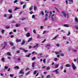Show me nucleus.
<instances>
[{
    "instance_id": "nucleus-23",
    "label": "nucleus",
    "mask_w": 78,
    "mask_h": 78,
    "mask_svg": "<svg viewBox=\"0 0 78 78\" xmlns=\"http://www.w3.org/2000/svg\"><path fill=\"white\" fill-rule=\"evenodd\" d=\"M66 67H71V66H70V64H68L66 65Z\"/></svg>"
},
{
    "instance_id": "nucleus-2",
    "label": "nucleus",
    "mask_w": 78,
    "mask_h": 78,
    "mask_svg": "<svg viewBox=\"0 0 78 78\" xmlns=\"http://www.w3.org/2000/svg\"><path fill=\"white\" fill-rule=\"evenodd\" d=\"M51 44H48L45 45L46 48H48V49L50 48V47H51Z\"/></svg>"
},
{
    "instance_id": "nucleus-37",
    "label": "nucleus",
    "mask_w": 78,
    "mask_h": 78,
    "mask_svg": "<svg viewBox=\"0 0 78 78\" xmlns=\"http://www.w3.org/2000/svg\"><path fill=\"white\" fill-rule=\"evenodd\" d=\"M59 36L58 35H56L55 37H54V38H53L52 39H55V38H56L57 37H58Z\"/></svg>"
},
{
    "instance_id": "nucleus-64",
    "label": "nucleus",
    "mask_w": 78,
    "mask_h": 78,
    "mask_svg": "<svg viewBox=\"0 0 78 78\" xmlns=\"http://www.w3.org/2000/svg\"><path fill=\"white\" fill-rule=\"evenodd\" d=\"M61 69H63V65L62 66V67H60Z\"/></svg>"
},
{
    "instance_id": "nucleus-57",
    "label": "nucleus",
    "mask_w": 78,
    "mask_h": 78,
    "mask_svg": "<svg viewBox=\"0 0 78 78\" xmlns=\"http://www.w3.org/2000/svg\"><path fill=\"white\" fill-rule=\"evenodd\" d=\"M16 23V22L15 21H13L12 22V23Z\"/></svg>"
},
{
    "instance_id": "nucleus-3",
    "label": "nucleus",
    "mask_w": 78,
    "mask_h": 78,
    "mask_svg": "<svg viewBox=\"0 0 78 78\" xmlns=\"http://www.w3.org/2000/svg\"><path fill=\"white\" fill-rule=\"evenodd\" d=\"M72 67H73V70H75V69H76V66H75V64H73V63H72Z\"/></svg>"
},
{
    "instance_id": "nucleus-30",
    "label": "nucleus",
    "mask_w": 78,
    "mask_h": 78,
    "mask_svg": "<svg viewBox=\"0 0 78 78\" xmlns=\"http://www.w3.org/2000/svg\"><path fill=\"white\" fill-rule=\"evenodd\" d=\"M20 26V24H16V27H19Z\"/></svg>"
},
{
    "instance_id": "nucleus-32",
    "label": "nucleus",
    "mask_w": 78,
    "mask_h": 78,
    "mask_svg": "<svg viewBox=\"0 0 78 78\" xmlns=\"http://www.w3.org/2000/svg\"><path fill=\"white\" fill-rule=\"evenodd\" d=\"M36 9H37V7H36L35 6H34V11H35V10H36Z\"/></svg>"
},
{
    "instance_id": "nucleus-50",
    "label": "nucleus",
    "mask_w": 78,
    "mask_h": 78,
    "mask_svg": "<svg viewBox=\"0 0 78 78\" xmlns=\"http://www.w3.org/2000/svg\"><path fill=\"white\" fill-rule=\"evenodd\" d=\"M36 59L35 58V57H33V58H32V61H34V60H35V59Z\"/></svg>"
},
{
    "instance_id": "nucleus-54",
    "label": "nucleus",
    "mask_w": 78,
    "mask_h": 78,
    "mask_svg": "<svg viewBox=\"0 0 78 78\" xmlns=\"http://www.w3.org/2000/svg\"><path fill=\"white\" fill-rule=\"evenodd\" d=\"M7 16V15H6V14H4V17H6Z\"/></svg>"
},
{
    "instance_id": "nucleus-6",
    "label": "nucleus",
    "mask_w": 78,
    "mask_h": 78,
    "mask_svg": "<svg viewBox=\"0 0 78 78\" xmlns=\"http://www.w3.org/2000/svg\"><path fill=\"white\" fill-rule=\"evenodd\" d=\"M60 53H62V51H60L58 52H55V55H58V54H59Z\"/></svg>"
},
{
    "instance_id": "nucleus-63",
    "label": "nucleus",
    "mask_w": 78,
    "mask_h": 78,
    "mask_svg": "<svg viewBox=\"0 0 78 78\" xmlns=\"http://www.w3.org/2000/svg\"><path fill=\"white\" fill-rule=\"evenodd\" d=\"M33 32V33H36V30H34Z\"/></svg>"
},
{
    "instance_id": "nucleus-34",
    "label": "nucleus",
    "mask_w": 78,
    "mask_h": 78,
    "mask_svg": "<svg viewBox=\"0 0 78 78\" xmlns=\"http://www.w3.org/2000/svg\"><path fill=\"white\" fill-rule=\"evenodd\" d=\"M37 71L35 70L34 73V75H36V73H37Z\"/></svg>"
},
{
    "instance_id": "nucleus-40",
    "label": "nucleus",
    "mask_w": 78,
    "mask_h": 78,
    "mask_svg": "<svg viewBox=\"0 0 78 78\" xmlns=\"http://www.w3.org/2000/svg\"><path fill=\"white\" fill-rule=\"evenodd\" d=\"M5 59L4 58H2V62H5Z\"/></svg>"
},
{
    "instance_id": "nucleus-1",
    "label": "nucleus",
    "mask_w": 78,
    "mask_h": 78,
    "mask_svg": "<svg viewBox=\"0 0 78 78\" xmlns=\"http://www.w3.org/2000/svg\"><path fill=\"white\" fill-rule=\"evenodd\" d=\"M5 44H2L1 47H2V46H4L2 48V50H3V49H4L5 48V46L7 45V42H4Z\"/></svg>"
},
{
    "instance_id": "nucleus-46",
    "label": "nucleus",
    "mask_w": 78,
    "mask_h": 78,
    "mask_svg": "<svg viewBox=\"0 0 78 78\" xmlns=\"http://www.w3.org/2000/svg\"><path fill=\"white\" fill-rule=\"evenodd\" d=\"M18 2V1L17 0H15L14 1V3H16V2Z\"/></svg>"
},
{
    "instance_id": "nucleus-38",
    "label": "nucleus",
    "mask_w": 78,
    "mask_h": 78,
    "mask_svg": "<svg viewBox=\"0 0 78 78\" xmlns=\"http://www.w3.org/2000/svg\"><path fill=\"white\" fill-rule=\"evenodd\" d=\"M64 27H69V26L67 24H65L64 25Z\"/></svg>"
},
{
    "instance_id": "nucleus-49",
    "label": "nucleus",
    "mask_w": 78,
    "mask_h": 78,
    "mask_svg": "<svg viewBox=\"0 0 78 78\" xmlns=\"http://www.w3.org/2000/svg\"><path fill=\"white\" fill-rule=\"evenodd\" d=\"M30 71H29L26 74V75H28V74H29V73H30Z\"/></svg>"
},
{
    "instance_id": "nucleus-25",
    "label": "nucleus",
    "mask_w": 78,
    "mask_h": 78,
    "mask_svg": "<svg viewBox=\"0 0 78 78\" xmlns=\"http://www.w3.org/2000/svg\"><path fill=\"white\" fill-rule=\"evenodd\" d=\"M8 11L9 13H12V9H9L8 10Z\"/></svg>"
},
{
    "instance_id": "nucleus-22",
    "label": "nucleus",
    "mask_w": 78,
    "mask_h": 78,
    "mask_svg": "<svg viewBox=\"0 0 78 78\" xmlns=\"http://www.w3.org/2000/svg\"><path fill=\"white\" fill-rule=\"evenodd\" d=\"M32 40V37H31L29 38L28 40L27 41V42H30V41H31Z\"/></svg>"
},
{
    "instance_id": "nucleus-61",
    "label": "nucleus",
    "mask_w": 78,
    "mask_h": 78,
    "mask_svg": "<svg viewBox=\"0 0 78 78\" xmlns=\"http://www.w3.org/2000/svg\"><path fill=\"white\" fill-rule=\"evenodd\" d=\"M44 75H41V78H44Z\"/></svg>"
},
{
    "instance_id": "nucleus-59",
    "label": "nucleus",
    "mask_w": 78,
    "mask_h": 78,
    "mask_svg": "<svg viewBox=\"0 0 78 78\" xmlns=\"http://www.w3.org/2000/svg\"><path fill=\"white\" fill-rule=\"evenodd\" d=\"M15 48H16V47H13L12 48V49L13 50H15Z\"/></svg>"
},
{
    "instance_id": "nucleus-16",
    "label": "nucleus",
    "mask_w": 78,
    "mask_h": 78,
    "mask_svg": "<svg viewBox=\"0 0 78 78\" xmlns=\"http://www.w3.org/2000/svg\"><path fill=\"white\" fill-rule=\"evenodd\" d=\"M62 13L63 14L64 17H66V13L64 12H62Z\"/></svg>"
},
{
    "instance_id": "nucleus-24",
    "label": "nucleus",
    "mask_w": 78,
    "mask_h": 78,
    "mask_svg": "<svg viewBox=\"0 0 78 78\" xmlns=\"http://www.w3.org/2000/svg\"><path fill=\"white\" fill-rule=\"evenodd\" d=\"M12 17V15H11L10 16H9L8 17L9 19H11Z\"/></svg>"
},
{
    "instance_id": "nucleus-17",
    "label": "nucleus",
    "mask_w": 78,
    "mask_h": 78,
    "mask_svg": "<svg viewBox=\"0 0 78 78\" xmlns=\"http://www.w3.org/2000/svg\"><path fill=\"white\" fill-rule=\"evenodd\" d=\"M34 65H35V62H33L32 63V67H34L35 66Z\"/></svg>"
},
{
    "instance_id": "nucleus-5",
    "label": "nucleus",
    "mask_w": 78,
    "mask_h": 78,
    "mask_svg": "<svg viewBox=\"0 0 78 78\" xmlns=\"http://www.w3.org/2000/svg\"><path fill=\"white\" fill-rule=\"evenodd\" d=\"M55 17V15L53 14L52 15L51 17V19L52 20V21H54V18Z\"/></svg>"
},
{
    "instance_id": "nucleus-14",
    "label": "nucleus",
    "mask_w": 78,
    "mask_h": 78,
    "mask_svg": "<svg viewBox=\"0 0 78 78\" xmlns=\"http://www.w3.org/2000/svg\"><path fill=\"white\" fill-rule=\"evenodd\" d=\"M30 55H31V53H29L28 55H26L25 56H26V57H27V58H29Z\"/></svg>"
},
{
    "instance_id": "nucleus-28",
    "label": "nucleus",
    "mask_w": 78,
    "mask_h": 78,
    "mask_svg": "<svg viewBox=\"0 0 78 78\" xmlns=\"http://www.w3.org/2000/svg\"><path fill=\"white\" fill-rule=\"evenodd\" d=\"M59 67V64H57L55 66V68H57Z\"/></svg>"
},
{
    "instance_id": "nucleus-11",
    "label": "nucleus",
    "mask_w": 78,
    "mask_h": 78,
    "mask_svg": "<svg viewBox=\"0 0 78 78\" xmlns=\"http://www.w3.org/2000/svg\"><path fill=\"white\" fill-rule=\"evenodd\" d=\"M21 39H19L18 38H17L16 40V42H21Z\"/></svg>"
},
{
    "instance_id": "nucleus-43",
    "label": "nucleus",
    "mask_w": 78,
    "mask_h": 78,
    "mask_svg": "<svg viewBox=\"0 0 78 78\" xmlns=\"http://www.w3.org/2000/svg\"><path fill=\"white\" fill-rule=\"evenodd\" d=\"M63 39H65V40H66V39H67V38L65 37H64V36L63 37H62Z\"/></svg>"
},
{
    "instance_id": "nucleus-21",
    "label": "nucleus",
    "mask_w": 78,
    "mask_h": 78,
    "mask_svg": "<svg viewBox=\"0 0 78 78\" xmlns=\"http://www.w3.org/2000/svg\"><path fill=\"white\" fill-rule=\"evenodd\" d=\"M10 44L11 45V46H14V44L12 42H10Z\"/></svg>"
},
{
    "instance_id": "nucleus-15",
    "label": "nucleus",
    "mask_w": 78,
    "mask_h": 78,
    "mask_svg": "<svg viewBox=\"0 0 78 78\" xmlns=\"http://www.w3.org/2000/svg\"><path fill=\"white\" fill-rule=\"evenodd\" d=\"M20 9V8L19 7H15V9H14V11H16L17 9Z\"/></svg>"
},
{
    "instance_id": "nucleus-42",
    "label": "nucleus",
    "mask_w": 78,
    "mask_h": 78,
    "mask_svg": "<svg viewBox=\"0 0 78 78\" xmlns=\"http://www.w3.org/2000/svg\"><path fill=\"white\" fill-rule=\"evenodd\" d=\"M4 69H8V67L7 66H5L4 67Z\"/></svg>"
},
{
    "instance_id": "nucleus-47",
    "label": "nucleus",
    "mask_w": 78,
    "mask_h": 78,
    "mask_svg": "<svg viewBox=\"0 0 78 78\" xmlns=\"http://www.w3.org/2000/svg\"><path fill=\"white\" fill-rule=\"evenodd\" d=\"M10 28V26H7L5 27V28H6V29H8V28Z\"/></svg>"
},
{
    "instance_id": "nucleus-20",
    "label": "nucleus",
    "mask_w": 78,
    "mask_h": 78,
    "mask_svg": "<svg viewBox=\"0 0 78 78\" xmlns=\"http://www.w3.org/2000/svg\"><path fill=\"white\" fill-rule=\"evenodd\" d=\"M32 19H34V20H36V18H35V16L34 15H33L32 16Z\"/></svg>"
},
{
    "instance_id": "nucleus-45",
    "label": "nucleus",
    "mask_w": 78,
    "mask_h": 78,
    "mask_svg": "<svg viewBox=\"0 0 78 78\" xmlns=\"http://www.w3.org/2000/svg\"><path fill=\"white\" fill-rule=\"evenodd\" d=\"M45 41H46V39H44V40L42 41V43H44Z\"/></svg>"
},
{
    "instance_id": "nucleus-48",
    "label": "nucleus",
    "mask_w": 78,
    "mask_h": 78,
    "mask_svg": "<svg viewBox=\"0 0 78 78\" xmlns=\"http://www.w3.org/2000/svg\"><path fill=\"white\" fill-rule=\"evenodd\" d=\"M26 18H23L22 19H21V20H25Z\"/></svg>"
},
{
    "instance_id": "nucleus-39",
    "label": "nucleus",
    "mask_w": 78,
    "mask_h": 78,
    "mask_svg": "<svg viewBox=\"0 0 78 78\" xmlns=\"http://www.w3.org/2000/svg\"><path fill=\"white\" fill-rule=\"evenodd\" d=\"M47 70H49V69H50V66L46 68Z\"/></svg>"
},
{
    "instance_id": "nucleus-58",
    "label": "nucleus",
    "mask_w": 78,
    "mask_h": 78,
    "mask_svg": "<svg viewBox=\"0 0 78 78\" xmlns=\"http://www.w3.org/2000/svg\"><path fill=\"white\" fill-rule=\"evenodd\" d=\"M73 51H74V52H76L77 51L76 50H73Z\"/></svg>"
},
{
    "instance_id": "nucleus-27",
    "label": "nucleus",
    "mask_w": 78,
    "mask_h": 78,
    "mask_svg": "<svg viewBox=\"0 0 78 78\" xmlns=\"http://www.w3.org/2000/svg\"><path fill=\"white\" fill-rule=\"evenodd\" d=\"M14 69H19V67L18 66H16L14 67Z\"/></svg>"
},
{
    "instance_id": "nucleus-44",
    "label": "nucleus",
    "mask_w": 78,
    "mask_h": 78,
    "mask_svg": "<svg viewBox=\"0 0 78 78\" xmlns=\"http://www.w3.org/2000/svg\"><path fill=\"white\" fill-rule=\"evenodd\" d=\"M13 76H14V75L12 74L10 75V77H13Z\"/></svg>"
},
{
    "instance_id": "nucleus-4",
    "label": "nucleus",
    "mask_w": 78,
    "mask_h": 78,
    "mask_svg": "<svg viewBox=\"0 0 78 78\" xmlns=\"http://www.w3.org/2000/svg\"><path fill=\"white\" fill-rule=\"evenodd\" d=\"M59 70V69H57L53 71V72H56V74H58L59 72L58 71Z\"/></svg>"
},
{
    "instance_id": "nucleus-12",
    "label": "nucleus",
    "mask_w": 78,
    "mask_h": 78,
    "mask_svg": "<svg viewBox=\"0 0 78 78\" xmlns=\"http://www.w3.org/2000/svg\"><path fill=\"white\" fill-rule=\"evenodd\" d=\"M33 9V5H32L29 8V11H31L32 9Z\"/></svg>"
},
{
    "instance_id": "nucleus-18",
    "label": "nucleus",
    "mask_w": 78,
    "mask_h": 78,
    "mask_svg": "<svg viewBox=\"0 0 78 78\" xmlns=\"http://www.w3.org/2000/svg\"><path fill=\"white\" fill-rule=\"evenodd\" d=\"M6 55H8V56H11V52H8L6 53Z\"/></svg>"
},
{
    "instance_id": "nucleus-62",
    "label": "nucleus",
    "mask_w": 78,
    "mask_h": 78,
    "mask_svg": "<svg viewBox=\"0 0 78 78\" xmlns=\"http://www.w3.org/2000/svg\"><path fill=\"white\" fill-rule=\"evenodd\" d=\"M43 28H44V26H41V30H42V29Z\"/></svg>"
},
{
    "instance_id": "nucleus-19",
    "label": "nucleus",
    "mask_w": 78,
    "mask_h": 78,
    "mask_svg": "<svg viewBox=\"0 0 78 78\" xmlns=\"http://www.w3.org/2000/svg\"><path fill=\"white\" fill-rule=\"evenodd\" d=\"M25 40H23L22 44H21V45H24V44H25Z\"/></svg>"
},
{
    "instance_id": "nucleus-41",
    "label": "nucleus",
    "mask_w": 78,
    "mask_h": 78,
    "mask_svg": "<svg viewBox=\"0 0 78 78\" xmlns=\"http://www.w3.org/2000/svg\"><path fill=\"white\" fill-rule=\"evenodd\" d=\"M58 61V59L56 58H54V61Z\"/></svg>"
},
{
    "instance_id": "nucleus-33",
    "label": "nucleus",
    "mask_w": 78,
    "mask_h": 78,
    "mask_svg": "<svg viewBox=\"0 0 78 78\" xmlns=\"http://www.w3.org/2000/svg\"><path fill=\"white\" fill-rule=\"evenodd\" d=\"M68 49H69V51H70L71 50H73V48H68Z\"/></svg>"
},
{
    "instance_id": "nucleus-8",
    "label": "nucleus",
    "mask_w": 78,
    "mask_h": 78,
    "mask_svg": "<svg viewBox=\"0 0 78 78\" xmlns=\"http://www.w3.org/2000/svg\"><path fill=\"white\" fill-rule=\"evenodd\" d=\"M19 73L23 74L25 73L23 72V69L21 70L20 71Z\"/></svg>"
},
{
    "instance_id": "nucleus-31",
    "label": "nucleus",
    "mask_w": 78,
    "mask_h": 78,
    "mask_svg": "<svg viewBox=\"0 0 78 78\" xmlns=\"http://www.w3.org/2000/svg\"><path fill=\"white\" fill-rule=\"evenodd\" d=\"M20 58H21V57H19L17 59L18 61H21V59H20Z\"/></svg>"
},
{
    "instance_id": "nucleus-60",
    "label": "nucleus",
    "mask_w": 78,
    "mask_h": 78,
    "mask_svg": "<svg viewBox=\"0 0 78 78\" xmlns=\"http://www.w3.org/2000/svg\"><path fill=\"white\" fill-rule=\"evenodd\" d=\"M17 53H20V51H16Z\"/></svg>"
},
{
    "instance_id": "nucleus-9",
    "label": "nucleus",
    "mask_w": 78,
    "mask_h": 78,
    "mask_svg": "<svg viewBox=\"0 0 78 78\" xmlns=\"http://www.w3.org/2000/svg\"><path fill=\"white\" fill-rule=\"evenodd\" d=\"M26 35L27 37H30V33L28 32L26 34Z\"/></svg>"
},
{
    "instance_id": "nucleus-13",
    "label": "nucleus",
    "mask_w": 78,
    "mask_h": 78,
    "mask_svg": "<svg viewBox=\"0 0 78 78\" xmlns=\"http://www.w3.org/2000/svg\"><path fill=\"white\" fill-rule=\"evenodd\" d=\"M69 2H70L69 3L70 4H72L73 3V0H68Z\"/></svg>"
},
{
    "instance_id": "nucleus-53",
    "label": "nucleus",
    "mask_w": 78,
    "mask_h": 78,
    "mask_svg": "<svg viewBox=\"0 0 78 78\" xmlns=\"http://www.w3.org/2000/svg\"><path fill=\"white\" fill-rule=\"evenodd\" d=\"M30 14H33V12L31 11L30 12Z\"/></svg>"
},
{
    "instance_id": "nucleus-52",
    "label": "nucleus",
    "mask_w": 78,
    "mask_h": 78,
    "mask_svg": "<svg viewBox=\"0 0 78 78\" xmlns=\"http://www.w3.org/2000/svg\"><path fill=\"white\" fill-rule=\"evenodd\" d=\"M43 62H44V63H46V62H45V59H44L43 60Z\"/></svg>"
},
{
    "instance_id": "nucleus-7",
    "label": "nucleus",
    "mask_w": 78,
    "mask_h": 78,
    "mask_svg": "<svg viewBox=\"0 0 78 78\" xmlns=\"http://www.w3.org/2000/svg\"><path fill=\"white\" fill-rule=\"evenodd\" d=\"M38 46H39V44H36V45H35V46H34L33 48H37L38 47Z\"/></svg>"
},
{
    "instance_id": "nucleus-51",
    "label": "nucleus",
    "mask_w": 78,
    "mask_h": 78,
    "mask_svg": "<svg viewBox=\"0 0 78 78\" xmlns=\"http://www.w3.org/2000/svg\"><path fill=\"white\" fill-rule=\"evenodd\" d=\"M70 30L68 31V36H69L70 35Z\"/></svg>"
},
{
    "instance_id": "nucleus-36",
    "label": "nucleus",
    "mask_w": 78,
    "mask_h": 78,
    "mask_svg": "<svg viewBox=\"0 0 78 78\" xmlns=\"http://www.w3.org/2000/svg\"><path fill=\"white\" fill-rule=\"evenodd\" d=\"M40 13H41L42 16H44V12H43V11H42L41 12H40Z\"/></svg>"
},
{
    "instance_id": "nucleus-35",
    "label": "nucleus",
    "mask_w": 78,
    "mask_h": 78,
    "mask_svg": "<svg viewBox=\"0 0 78 78\" xmlns=\"http://www.w3.org/2000/svg\"><path fill=\"white\" fill-rule=\"evenodd\" d=\"M23 51H24V52H25V53H27V52H28V51L27 50H26L25 49H23Z\"/></svg>"
},
{
    "instance_id": "nucleus-10",
    "label": "nucleus",
    "mask_w": 78,
    "mask_h": 78,
    "mask_svg": "<svg viewBox=\"0 0 78 78\" xmlns=\"http://www.w3.org/2000/svg\"><path fill=\"white\" fill-rule=\"evenodd\" d=\"M59 55L60 56H62V57L64 56V54L63 53H62V52L60 53Z\"/></svg>"
},
{
    "instance_id": "nucleus-29",
    "label": "nucleus",
    "mask_w": 78,
    "mask_h": 78,
    "mask_svg": "<svg viewBox=\"0 0 78 78\" xmlns=\"http://www.w3.org/2000/svg\"><path fill=\"white\" fill-rule=\"evenodd\" d=\"M75 20L76 22H77V23H78V20L76 19V18H75Z\"/></svg>"
},
{
    "instance_id": "nucleus-55",
    "label": "nucleus",
    "mask_w": 78,
    "mask_h": 78,
    "mask_svg": "<svg viewBox=\"0 0 78 78\" xmlns=\"http://www.w3.org/2000/svg\"><path fill=\"white\" fill-rule=\"evenodd\" d=\"M63 72H64V73H66V72H67L66 71V69H65L64 70Z\"/></svg>"
},
{
    "instance_id": "nucleus-56",
    "label": "nucleus",
    "mask_w": 78,
    "mask_h": 78,
    "mask_svg": "<svg viewBox=\"0 0 78 78\" xmlns=\"http://www.w3.org/2000/svg\"><path fill=\"white\" fill-rule=\"evenodd\" d=\"M26 4H25L23 6V9H24V8H25V6H26Z\"/></svg>"
},
{
    "instance_id": "nucleus-26",
    "label": "nucleus",
    "mask_w": 78,
    "mask_h": 78,
    "mask_svg": "<svg viewBox=\"0 0 78 78\" xmlns=\"http://www.w3.org/2000/svg\"><path fill=\"white\" fill-rule=\"evenodd\" d=\"M1 33H2V34H4V33H5V30L3 29L2 30Z\"/></svg>"
}]
</instances>
